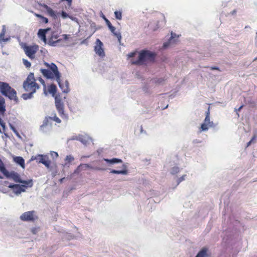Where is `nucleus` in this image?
<instances>
[{
  "instance_id": "obj_9",
  "label": "nucleus",
  "mask_w": 257,
  "mask_h": 257,
  "mask_svg": "<svg viewBox=\"0 0 257 257\" xmlns=\"http://www.w3.org/2000/svg\"><path fill=\"white\" fill-rule=\"evenodd\" d=\"M37 216L35 214V211H34L24 212L20 216V219L24 221H34L37 219Z\"/></svg>"
},
{
  "instance_id": "obj_35",
  "label": "nucleus",
  "mask_w": 257,
  "mask_h": 257,
  "mask_svg": "<svg viewBox=\"0 0 257 257\" xmlns=\"http://www.w3.org/2000/svg\"><path fill=\"white\" fill-rule=\"evenodd\" d=\"M137 54V52H133L129 53L127 55L128 58H133Z\"/></svg>"
},
{
  "instance_id": "obj_2",
  "label": "nucleus",
  "mask_w": 257,
  "mask_h": 257,
  "mask_svg": "<svg viewBox=\"0 0 257 257\" xmlns=\"http://www.w3.org/2000/svg\"><path fill=\"white\" fill-rule=\"evenodd\" d=\"M0 92L3 95L8 97L10 100H14L16 103L19 102L17 91L8 83L0 81Z\"/></svg>"
},
{
  "instance_id": "obj_19",
  "label": "nucleus",
  "mask_w": 257,
  "mask_h": 257,
  "mask_svg": "<svg viewBox=\"0 0 257 257\" xmlns=\"http://www.w3.org/2000/svg\"><path fill=\"white\" fill-rule=\"evenodd\" d=\"M6 111L5 99L0 96V114H4Z\"/></svg>"
},
{
  "instance_id": "obj_12",
  "label": "nucleus",
  "mask_w": 257,
  "mask_h": 257,
  "mask_svg": "<svg viewBox=\"0 0 257 257\" xmlns=\"http://www.w3.org/2000/svg\"><path fill=\"white\" fill-rule=\"evenodd\" d=\"M86 169H90L95 170H101V168L98 167H93L88 164H80L75 170V173H79L82 170H86Z\"/></svg>"
},
{
  "instance_id": "obj_16",
  "label": "nucleus",
  "mask_w": 257,
  "mask_h": 257,
  "mask_svg": "<svg viewBox=\"0 0 257 257\" xmlns=\"http://www.w3.org/2000/svg\"><path fill=\"white\" fill-rule=\"evenodd\" d=\"M6 33V26L5 25L3 26V29L1 33H0V43L6 42L10 40V38H5V35Z\"/></svg>"
},
{
  "instance_id": "obj_40",
  "label": "nucleus",
  "mask_w": 257,
  "mask_h": 257,
  "mask_svg": "<svg viewBox=\"0 0 257 257\" xmlns=\"http://www.w3.org/2000/svg\"><path fill=\"white\" fill-rule=\"evenodd\" d=\"M40 81L42 82V83L43 84L44 86V88L45 89L46 88V85H45V83L44 82V81L42 79V78H40Z\"/></svg>"
},
{
  "instance_id": "obj_34",
  "label": "nucleus",
  "mask_w": 257,
  "mask_h": 257,
  "mask_svg": "<svg viewBox=\"0 0 257 257\" xmlns=\"http://www.w3.org/2000/svg\"><path fill=\"white\" fill-rule=\"evenodd\" d=\"M186 176V175H184L182 176H181V177L179 178L178 179V184H179L182 181H183V180H184Z\"/></svg>"
},
{
  "instance_id": "obj_5",
  "label": "nucleus",
  "mask_w": 257,
  "mask_h": 257,
  "mask_svg": "<svg viewBox=\"0 0 257 257\" xmlns=\"http://www.w3.org/2000/svg\"><path fill=\"white\" fill-rule=\"evenodd\" d=\"M24 51L26 55L31 59H34L36 57V53L38 51L39 47L35 44L33 45H25L23 47Z\"/></svg>"
},
{
  "instance_id": "obj_26",
  "label": "nucleus",
  "mask_w": 257,
  "mask_h": 257,
  "mask_svg": "<svg viewBox=\"0 0 257 257\" xmlns=\"http://www.w3.org/2000/svg\"><path fill=\"white\" fill-rule=\"evenodd\" d=\"M20 183H23L27 187H31L33 185V183L32 180H28V181H23L21 179V182Z\"/></svg>"
},
{
  "instance_id": "obj_45",
  "label": "nucleus",
  "mask_w": 257,
  "mask_h": 257,
  "mask_svg": "<svg viewBox=\"0 0 257 257\" xmlns=\"http://www.w3.org/2000/svg\"><path fill=\"white\" fill-rule=\"evenodd\" d=\"M105 20V22H106V25L108 24V23H109V22H110L108 20H107V19L106 18H104Z\"/></svg>"
},
{
  "instance_id": "obj_22",
  "label": "nucleus",
  "mask_w": 257,
  "mask_h": 257,
  "mask_svg": "<svg viewBox=\"0 0 257 257\" xmlns=\"http://www.w3.org/2000/svg\"><path fill=\"white\" fill-rule=\"evenodd\" d=\"M109 30L113 34V35L117 38L118 41L120 42L121 39L120 33L115 32V28L113 26L112 27H110Z\"/></svg>"
},
{
  "instance_id": "obj_15",
  "label": "nucleus",
  "mask_w": 257,
  "mask_h": 257,
  "mask_svg": "<svg viewBox=\"0 0 257 257\" xmlns=\"http://www.w3.org/2000/svg\"><path fill=\"white\" fill-rule=\"evenodd\" d=\"M41 6L46 10L48 14L53 18H56V15L55 12L50 7H48L46 4H43Z\"/></svg>"
},
{
  "instance_id": "obj_33",
  "label": "nucleus",
  "mask_w": 257,
  "mask_h": 257,
  "mask_svg": "<svg viewBox=\"0 0 257 257\" xmlns=\"http://www.w3.org/2000/svg\"><path fill=\"white\" fill-rule=\"evenodd\" d=\"M79 140L84 145H86L88 143V141L85 138L82 137L79 138Z\"/></svg>"
},
{
  "instance_id": "obj_28",
  "label": "nucleus",
  "mask_w": 257,
  "mask_h": 257,
  "mask_svg": "<svg viewBox=\"0 0 257 257\" xmlns=\"http://www.w3.org/2000/svg\"><path fill=\"white\" fill-rule=\"evenodd\" d=\"M173 38H174L173 34L172 33H171V37L170 38V39L169 40V42L165 43L163 44V47L164 48H166L167 47H168L169 46V44L172 42V41L173 40Z\"/></svg>"
},
{
  "instance_id": "obj_20",
  "label": "nucleus",
  "mask_w": 257,
  "mask_h": 257,
  "mask_svg": "<svg viewBox=\"0 0 257 257\" xmlns=\"http://www.w3.org/2000/svg\"><path fill=\"white\" fill-rule=\"evenodd\" d=\"M14 161L23 168H25V160L22 157H15L14 158Z\"/></svg>"
},
{
  "instance_id": "obj_39",
  "label": "nucleus",
  "mask_w": 257,
  "mask_h": 257,
  "mask_svg": "<svg viewBox=\"0 0 257 257\" xmlns=\"http://www.w3.org/2000/svg\"><path fill=\"white\" fill-rule=\"evenodd\" d=\"M51 155L53 156L54 155V156H55L56 157H57L58 156V154L57 152H53L52 153H51Z\"/></svg>"
},
{
  "instance_id": "obj_7",
  "label": "nucleus",
  "mask_w": 257,
  "mask_h": 257,
  "mask_svg": "<svg viewBox=\"0 0 257 257\" xmlns=\"http://www.w3.org/2000/svg\"><path fill=\"white\" fill-rule=\"evenodd\" d=\"M55 106L56 109L59 112V115L62 118H66L67 116L64 113V105L62 100L57 96L55 98Z\"/></svg>"
},
{
  "instance_id": "obj_36",
  "label": "nucleus",
  "mask_w": 257,
  "mask_h": 257,
  "mask_svg": "<svg viewBox=\"0 0 257 257\" xmlns=\"http://www.w3.org/2000/svg\"><path fill=\"white\" fill-rule=\"evenodd\" d=\"M61 16L62 18L64 19H66L69 17L68 15L64 11H62L61 13Z\"/></svg>"
},
{
  "instance_id": "obj_3",
  "label": "nucleus",
  "mask_w": 257,
  "mask_h": 257,
  "mask_svg": "<svg viewBox=\"0 0 257 257\" xmlns=\"http://www.w3.org/2000/svg\"><path fill=\"white\" fill-rule=\"evenodd\" d=\"M155 56L154 53L148 50H143L139 53L137 60L132 58L131 62L134 65H142L147 61H154Z\"/></svg>"
},
{
  "instance_id": "obj_42",
  "label": "nucleus",
  "mask_w": 257,
  "mask_h": 257,
  "mask_svg": "<svg viewBox=\"0 0 257 257\" xmlns=\"http://www.w3.org/2000/svg\"><path fill=\"white\" fill-rule=\"evenodd\" d=\"M256 136L255 135H254L250 141H252V142H253L254 140H256Z\"/></svg>"
},
{
  "instance_id": "obj_6",
  "label": "nucleus",
  "mask_w": 257,
  "mask_h": 257,
  "mask_svg": "<svg viewBox=\"0 0 257 257\" xmlns=\"http://www.w3.org/2000/svg\"><path fill=\"white\" fill-rule=\"evenodd\" d=\"M210 107H208L207 111L206 112L205 118L204 122L201 124L199 128V132L206 131L209 127H215V125L210 119Z\"/></svg>"
},
{
  "instance_id": "obj_27",
  "label": "nucleus",
  "mask_w": 257,
  "mask_h": 257,
  "mask_svg": "<svg viewBox=\"0 0 257 257\" xmlns=\"http://www.w3.org/2000/svg\"><path fill=\"white\" fill-rule=\"evenodd\" d=\"M28 93H24L22 95V97L24 100H27L28 99L31 98L33 97V95L34 93H32L31 92H28Z\"/></svg>"
},
{
  "instance_id": "obj_17",
  "label": "nucleus",
  "mask_w": 257,
  "mask_h": 257,
  "mask_svg": "<svg viewBox=\"0 0 257 257\" xmlns=\"http://www.w3.org/2000/svg\"><path fill=\"white\" fill-rule=\"evenodd\" d=\"M49 120H53L57 123H60L61 120L54 114L53 116L46 117L44 122V124L47 125Z\"/></svg>"
},
{
  "instance_id": "obj_30",
  "label": "nucleus",
  "mask_w": 257,
  "mask_h": 257,
  "mask_svg": "<svg viewBox=\"0 0 257 257\" xmlns=\"http://www.w3.org/2000/svg\"><path fill=\"white\" fill-rule=\"evenodd\" d=\"M179 171V168L178 167H174L172 169L171 174L173 175L176 174L178 173Z\"/></svg>"
},
{
  "instance_id": "obj_43",
  "label": "nucleus",
  "mask_w": 257,
  "mask_h": 257,
  "mask_svg": "<svg viewBox=\"0 0 257 257\" xmlns=\"http://www.w3.org/2000/svg\"><path fill=\"white\" fill-rule=\"evenodd\" d=\"M252 143V141H250L249 142H248L247 144V147L250 146Z\"/></svg>"
},
{
  "instance_id": "obj_18",
  "label": "nucleus",
  "mask_w": 257,
  "mask_h": 257,
  "mask_svg": "<svg viewBox=\"0 0 257 257\" xmlns=\"http://www.w3.org/2000/svg\"><path fill=\"white\" fill-rule=\"evenodd\" d=\"M8 187L12 189L14 192L17 194H20L22 192V191H23L20 189L21 187H20V185L19 184H10Z\"/></svg>"
},
{
  "instance_id": "obj_23",
  "label": "nucleus",
  "mask_w": 257,
  "mask_h": 257,
  "mask_svg": "<svg viewBox=\"0 0 257 257\" xmlns=\"http://www.w3.org/2000/svg\"><path fill=\"white\" fill-rule=\"evenodd\" d=\"M104 161L109 164L122 163V160L117 158H113L112 159H104Z\"/></svg>"
},
{
  "instance_id": "obj_25",
  "label": "nucleus",
  "mask_w": 257,
  "mask_h": 257,
  "mask_svg": "<svg viewBox=\"0 0 257 257\" xmlns=\"http://www.w3.org/2000/svg\"><path fill=\"white\" fill-rule=\"evenodd\" d=\"M34 15L41 19V22L43 23L47 24L48 23V19L44 16L36 13H34Z\"/></svg>"
},
{
  "instance_id": "obj_38",
  "label": "nucleus",
  "mask_w": 257,
  "mask_h": 257,
  "mask_svg": "<svg viewBox=\"0 0 257 257\" xmlns=\"http://www.w3.org/2000/svg\"><path fill=\"white\" fill-rule=\"evenodd\" d=\"M20 187L21 188H20V189L21 190H23V191H22V192H25V188H26V185H20Z\"/></svg>"
},
{
  "instance_id": "obj_13",
  "label": "nucleus",
  "mask_w": 257,
  "mask_h": 257,
  "mask_svg": "<svg viewBox=\"0 0 257 257\" xmlns=\"http://www.w3.org/2000/svg\"><path fill=\"white\" fill-rule=\"evenodd\" d=\"M50 30V28H47L45 29H40L38 33V37L42 40L45 44H47L48 42V39L46 38V33L47 31Z\"/></svg>"
},
{
  "instance_id": "obj_46",
  "label": "nucleus",
  "mask_w": 257,
  "mask_h": 257,
  "mask_svg": "<svg viewBox=\"0 0 257 257\" xmlns=\"http://www.w3.org/2000/svg\"><path fill=\"white\" fill-rule=\"evenodd\" d=\"M242 107H243V105L240 106V107L237 109V111H239L241 110V109L242 108Z\"/></svg>"
},
{
  "instance_id": "obj_24",
  "label": "nucleus",
  "mask_w": 257,
  "mask_h": 257,
  "mask_svg": "<svg viewBox=\"0 0 257 257\" xmlns=\"http://www.w3.org/2000/svg\"><path fill=\"white\" fill-rule=\"evenodd\" d=\"M207 249L206 248H202L195 257H205L207 256Z\"/></svg>"
},
{
  "instance_id": "obj_44",
  "label": "nucleus",
  "mask_w": 257,
  "mask_h": 257,
  "mask_svg": "<svg viewBox=\"0 0 257 257\" xmlns=\"http://www.w3.org/2000/svg\"><path fill=\"white\" fill-rule=\"evenodd\" d=\"M107 26H108V27L109 28V29L110 28V27H112V25H111V23L109 22V23H108V24H107Z\"/></svg>"
},
{
  "instance_id": "obj_4",
  "label": "nucleus",
  "mask_w": 257,
  "mask_h": 257,
  "mask_svg": "<svg viewBox=\"0 0 257 257\" xmlns=\"http://www.w3.org/2000/svg\"><path fill=\"white\" fill-rule=\"evenodd\" d=\"M23 88L27 92L35 93L39 89V85L36 83L34 73H30L23 82Z\"/></svg>"
},
{
  "instance_id": "obj_29",
  "label": "nucleus",
  "mask_w": 257,
  "mask_h": 257,
  "mask_svg": "<svg viewBox=\"0 0 257 257\" xmlns=\"http://www.w3.org/2000/svg\"><path fill=\"white\" fill-rule=\"evenodd\" d=\"M115 17L116 19L121 20L122 18V13L120 11H115L114 12Z\"/></svg>"
},
{
  "instance_id": "obj_32",
  "label": "nucleus",
  "mask_w": 257,
  "mask_h": 257,
  "mask_svg": "<svg viewBox=\"0 0 257 257\" xmlns=\"http://www.w3.org/2000/svg\"><path fill=\"white\" fill-rule=\"evenodd\" d=\"M74 160V158L71 155H68L66 156V161H67L68 163H70L71 162L73 161Z\"/></svg>"
},
{
  "instance_id": "obj_14",
  "label": "nucleus",
  "mask_w": 257,
  "mask_h": 257,
  "mask_svg": "<svg viewBox=\"0 0 257 257\" xmlns=\"http://www.w3.org/2000/svg\"><path fill=\"white\" fill-rule=\"evenodd\" d=\"M121 168L122 169L120 170L112 169L111 170L110 173L112 174L126 175L128 173L126 166L125 164H122Z\"/></svg>"
},
{
  "instance_id": "obj_47",
  "label": "nucleus",
  "mask_w": 257,
  "mask_h": 257,
  "mask_svg": "<svg viewBox=\"0 0 257 257\" xmlns=\"http://www.w3.org/2000/svg\"><path fill=\"white\" fill-rule=\"evenodd\" d=\"M0 178H2V177L0 176Z\"/></svg>"
},
{
  "instance_id": "obj_21",
  "label": "nucleus",
  "mask_w": 257,
  "mask_h": 257,
  "mask_svg": "<svg viewBox=\"0 0 257 257\" xmlns=\"http://www.w3.org/2000/svg\"><path fill=\"white\" fill-rule=\"evenodd\" d=\"M48 91L53 96L57 92V87L55 84H52L48 87Z\"/></svg>"
},
{
  "instance_id": "obj_1",
  "label": "nucleus",
  "mask_w": 257,
  "mask_h": 257,
  "mask_svg": "<svg viewBox=\"0 0 257 257\" xmlns=\"http://www.w3.org/2000/svg\"><path fill=\"white\" fill-rule=\"evenodd\" d=\"M44 65L47 69H41L40 71L43 76L48 79L56 78L60 88L64 93H68L70 89L69 83L67 81L62 82L61 80V75L59 73L57 66L53 63L49 64L45 62Z\"/></svg>"
},
{
  "instance_id": "obj_31",
  "label": "nucleus",
  "mask_w": 257,
  "mask_h": 257,
  "mask_svg": "<svg viewBox=\"0 0 257 257\" xmlns=\"http://www.w3.org/2000/svg\"><path fill=\"white\" fill-rule=\"evenodd\" d=\"M23 62L24 64L25 65V66L27 68H30V67H31V63H30L29 61H28L27 60L23 59Z\"/></svg>"
},
{
  "instance_id": "obj_37",
  "label": "nucleus",
  "mask_w": 257,
  "mask_h": 257,
  "mask_svg": "<svg viewBox=\"0 0 257 257\" xmlns=\"http://www.w3.org/2000/svg\"><path fill=\"white\" fill-rule=\"evenodd\" d=\"M62 41L63 40H67L69 38V35H65V34H64L62 36Z\"/></svg>"
},
{
  "instance_id": "obj_8",
  "label": "nucleus",
  "mask_w": 257,
  "mask_h": 257,
  "mask_svg": "<svg viewBox=\"0 0 257 257\" xmlns=\"http://www.w3.org/2000/svg\"><path fill=\"white\" fill-rule=\"evenodd\" d=\"M59 37L60 36L56 32H52L48 38L47 44L50 46H55L57 43L62 41V39Z\"/></svg>"
},
{
  "instance_id": "obj_11",
  "label": "nucleus",
  "mask_w": 257,
  "mask_h": 257,
  "mask_svg": "<svg viewBox=\"0 0 257 257\" xmlns=\"http://www.w3.org/2000/svg\"><path fill=\"white\" fill-rule=\"evenodd\" d=\"M34 160H37L38 163L44 164L47 168L50 167L51 162L49 160H46L42 155H39L37 157L32 156L31 160L33 161Z\"/></svg>"
},
{
  "instance_id": "obj_41",
  "label": "nucleus",
  "mask_w": 257,
  "mask_h": 257,
  "mask_svg": "<svg viewBox=\"0 0 257 257\" xmlns=\"http://www.w3.org/2000/svg\"><path fill=\"white\" fill-rule=\"evenodd\" d=\"M210 69H211V70H219V68H218V67H216V66H215V67H211L210 68Z\"/></svg>"
},
{
  "instance_id": "obj_10",
  "label": "nucleus",
  "mask_w": 257,
  "mask_h": 257,
  "mask_svg": "<svg viewBox=\"0 0 257 257\" xmlns=\"http://www.w3.org/2000/svg\"><path fill=\"white\" fill-rule=\"evenodd\" d=\"M103 45L102 42L99 39H97L96 41V45L94 47V51L96 54L101 58L105 56Z\"/></svg>"
}]
</instances>
